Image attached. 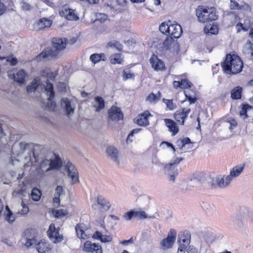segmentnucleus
Segmentation results:
<instances>
[{"mask_svg":"<svg viewBox=\"0 0 253 253\" xmlns=\"http://www.w3.org/2000/svg\"><path fill=\"white\" fill-rule=\"evenodd\" d=\"M96 19L94 22L100 21V23L104 22L108 18L107 15L104 13H97L96 15Z\"/></svg>","mask_w":253,"mask_h":253,"instance_id":"46","label":"nucleus"},{"mask_svg":"<svg viewBox=\"0 0 253 253\" xmlns=\"http://www.w3.org/2000/svg\"><path fill=\"white\" fill-rule=\"evenodd\" d=\"M33 154V157L35 158V162H38V160H37V157L36 156V154H35V153L34 151H33L32 152H30L28 153V156H26L25 158V159L27 161H32V157H31V154Z\"/></svg>","mask_w":253,"mask_h":253,"instance_id":"56","label":"nucleus"},{"mask_svg":"<svg viewBox=\"0 0 253 253\" xmlns=\"http://www.w3.org/2000/svg\"><path fill=\"white\" fill-rule=\"evenodd\" d=\"M5 10L6 6L4 5L3 2H1V0H0V15L2 14Z\"/></svg>","mask_w":253,"mask_h":253,"instance_id":"63","label":"nucleus"},{"mask_svg":"<svg viewBox=\"0 0 253 253\" xmlns=\"http://www.w3.org/2000/svg\"><path fill=\"white\" fill-rule=\"evenodd\" d=\"M6 60L7 62L10 63V64L11 66H15L18 63L17 59L16 57L10 58V57H8L6 58Z\"/></svg>","mask_w":253,"mask_h":253,"instance_id":"54","label":"nucleus"},{"mask_svg":"<svg viewBox=\"0 0 253 253\" xmlns=\"http://www.w3.org/2000/svg\"><path fill=\"white\" fill-rule=\"evenodd\" d=\"M252 107L248 105V104H244L243 105L240 111V115L241 117H242L244 119H245L248 117L247 115V110L249 109H251Z\"/></svg>","mask_w":253,"mask_h":253,"instance_id":"39","label":"nucleus"},{"mask_svg":"<svg viewBox=\"0 0 253 253\" xmlns=\"http://www.w3.org/2000/svg\"><path fill=\"white\" fill-rule=\"evenodd\" d=\"M82 250L87 253H102L103 249L101 245L93 243L90 241H86L83 244Z\"/></svg>","mask_w":253,"mask_h":253,"instance_id":"7","label":"nucleus"},{"mask_svg":"<svg viewBox=\"0 0 253 253\" xmlns=\"http://www.w3.org/2000/svg\"><path fill=\"white\" fill-rule=\"evenodd\" d=\"M107 154L113 161L116 163L118 165L119 164L118 158V151L116 148L113 146H109L106 150Z\"/></svg>","mask_w":253,"mask_h":253,"instance_id":"21","label":"nucleus"},{"mask_svg":"<svg viewBox=\"0 0 253 253\" xmlns=\"http://www.w3.org/2000/svg\"><path fill=\"white\" fill-rule=\"evenodd\" d=\"M105 58L106 57L104 53H94L91 54L89 58L90 61L94 64L98 63L101 60L104 61Z\"/></svg>","mask_w":253,"mask_h":253,"instance_id":"31","label":"nucleus"},{"mask_svg":"<svg viewBox=\"0 0 253 253\" xmlns=\"http://www.w3.org/2000/svg\"><path fill=\"white\" fill-rule=\"evenodd\" d=\"M183 160V158H176L165 166V170L167 174L169 175V181L173 182L175 181V177L178 173V165Z\"/></svg>","mask_w":253,"mask_h":253,"instance_id":"5","label":"nucleus"},{"mask_svg":"<svg viewBox=\"0 0 253 253\" xmlns=\"http://www.w3.org/2000/svg\"><path fill=\"white\" fill-rule=\"evenodd\" d=\"M50 166V159H45L42 161L41 164V168L43 170L45 169L46 171V169Z\"/></svg>","mask_w":253,"mask_h":253,"instance_id":"51","label":"nucleus"},{"mask_svg":"<svg viewBox=\"0 0 253 253\" xmlns=\"http://www.w3.org/2000/svg\"><path fill=\"white\" fill-rule=\"evenodd\" d=\"M165 122L166 123V125L169 128V131L172 133V135L173 136L178 133L179 129L175 122L169 119H166L165 120Z\"/></svg>","mask_w":253,"mask_h":253,"instance_id":"25","label":"nucleus"},{"mask_svg":"<svg viewBox=\"0 0 253 253\" xmlns=\"http://www.w3.org/2000/svg\"><path fill=\"white\" fill-rule=\"evenodd\" d=\"M59 14L69 20H77L79 17L75 13V10L70 8L67 5L63 6L59 10Z\"/></svg>","mask_w":253,"mask_h":253,"instance_id":"10","label":"nucleus"},{"mask_svg":"<svg viewBox=\"0 0 253 253\" xmlns=\"http://www.w3.org/2000/svg\"><path fill=\"white\" fill-rule=\"evenodd\" d=\"M150 63L155 71H164L166 67L163 61L158 58L155 54H153L149 59Z\"/></svg>","mask_w":253,"mask_h":253,"instance_id":"12","label":"nucleus"},{"mask_svg":"<svg viewBox=\"0 0 253 253\" xmlns=\"http://www.w3.org/2000/svg\"><path fill=\"white\" fill-rule=\"evenodd\" d=\"M239 7V4L237 2L231 0V9H238Z\"/></svg>","mask_w":253,"mask_h":253,"instance_id":"64","label":"nucleus"},{"mask_svg":"<svg viewBox=\"0 0 253 253\" xmlns=\"http://www.w3.org/2000/svg\"><path fill=\"white\" fill-rule=\"evenodd\" d=\"M40 82L39 80L34 79L31 83L27 86V91L28 92H33L36 91L39 86Z\"/></svg>","mask_w":253,"mask_h":253,"instance_id":"33","label":"nucleus"},{"mask_svg":"<svg viewBox=\"0 0 253 253\" xmlns=\"http://www.w3.org/2000/svg\"><path fill=\"white\" fill-rule=\"evenodd\" d=\"M174 43L173 38L168 37L163 43V47L165 48L166 50L169 49L172 44Z\"/></svg>","mask_w":253,"mask_h":253,"instance_id":"40","label":"nucleus"},{"mask_svg":"<svg viewBox=\"0 0 253 253\" xmlns=\"http://www.w3.org/2000/svg\"><path fill=\"white\" fill-rule=\"evenodd\" d=\"M42 193L40 190H39L37 188H34L32 189L31 196L32 199L36 202L39 201L41 197Z\"/></svg>","mask_w":253,"mask_h":253,"instance_id":"36","label":"nucleus"},{"mask_svg":"<svg viewBox=\"0 0 253 253\" xmlns=\"http://www.w3.org/2000/svg\"><path fill=\"white\" fill-rule=\"evenodd\" d=\"M191 112L190 109L185 110V108L177 110L174 113V119L179 123L180 125H183L185 119Z\"/></svg>","mask_w":253,"mask_h":253,"instance_id":"15","label":"nucleus"},{"mask_svg":"<svg viewBox=\"0 0 253 253\" xmlns=\"http://www.w3.org/2000/svg\"><path fill=\"white\" fill-rule=\"evenodd\" d=\"M135 217H137L139 219H143L145 218H154L155 216H147V214L144 211H138L134 210Z\"/></svg>","mask_w":253,"mask_h":253,"instance_id":"37","label":"nucleus"},{"mask_svg":"<svg viewBox=\"0 0 253 253\" xmlns=\"http://www.w3.org/2000/svg\"><path fill=\"white\" fill-rule=\"evenodd\" d=\"M54 99H50V96H48V102L46 104V107L50 110H53L56 107V103L53 101Z\"/></svg>","mask_w":253,"mask_h":253,"instance_id":"48","label":"nucleus"},{"mask_svg":"<svg viewBox=\"0 0 253 253\" xmlns=\"http://www.w3.org/2000/svg\"><path fill=\"white\" fill-rule=\"evenodd\" d=\"M209 26H206L205 28V31L207 32V30H208V32L210 33L211 34H215L217 33L218 30L216 27L211 26L210 29H209Z\"/></svg>","mask_w":253,"mask_h":253,"instance_id":"53","label":"nucleus"},{"mask_svg":"<svg viewBox=\"0 0 253 253\" xmlns=\"http://www.w3.org/2000/svg\"><path fill=\"white\" fill-rule=\"evenodd\" d=\"M226 122L230 124L229 129L232 131L237 127V123L236 121L232 118H228L226 120Z\"/></svg>","mask_w":253,"mask_h":253,"instance_id":"43","label":"nucleus"},{"mask_svg":"<svg viewBox=\"0 0 253 253\" xmlns=\"http://www.w3.org/2000/svg\"><path fill=\"white\" fill-rule=\"evenodd\" d=\"M114 58L111 59V62L112 64H122L123 59L121 58V54H116L114 55Z\"/></svg>","mask_w":253,"mask_h":253,"instance_id":"45","label":"nucleus"},{"mask_svg":"<svg viewBox=\"0 0 253 253\" xmlns=\"http://www.w3.org/2000/svg\"><path fill=\"white\" fill-rule=\"evenodd\" d=\"M21 206L22 207V209L18 211V213L22 215L27 214L29 211L28 207L24 203L23 201L21 203Z\"/></svg>","mask_w":253,"mask_h":253,"instance_id":"50","label":"nucleus"},{"mask_svg":"<svg viewBox=\"0 0 253 253\" xmlns=\"http://www.w3.org/2000/svg\"><path fill=\"white\" fill-rule=\"evenodd\" d=\"M161 98V93L158 92V94H155L153 93H151L147 97V100L151 102H156Z\"/></svg>","mask_w":253,"mask_h":253,"instance_id":"41","label":"nucleus"},{"mask_svg":"<svg viewBox=\"0 0 253 253\" xmlns=\"http://www.w3.org/2000/svg\"><path fill=\"white\" fill-rule=\"evenodd\" d=\"M180 143L181 144V148L180 149L182 150L183 148L185 146L186 144L191 143V140L188 137H185L182 139L179 140L177 141L176 143Z\"/></svg>","mask_w":253,"mask_h":253,"instance_id":"49","label":"nucleus"},{"mask_svg":"<svg viewBox=\"0 0 253 253\" xmlns=\"http://www.w3.org/2000/svg\"><path fill=\"white\" fill-rule=\"evenodd\" d=\"M244 164L238 165L234 167L231 169L230 174L228 175V176L230 177L231 180L233 177L238 176L242 172L244 169Z\"/></svg>","mask_w":253,"mask_h":253,"instance_id":"26","label":"nucleus"},{"mask_svg":"<svg viewBox=\"0 0 253 253\" xmlns=\"http://www.w3.org/2000/svg\"><path fill=\"white\" fill-rule=\"evenodd\" d=\"M186 99H187L189 101L190 104H191L196 102V101H197V97L196 95H193L186 98Z\"/></svg>","mask_w":253,"mask_h":253,"instance_id":"62","label":"nucleus"},{"mask_svg":"<svg viewBox=\"0 0 253 253\" xmlns=\"http://www.w3.org/2000/svg\"><path fill=\"white\" fill-rule=\"evenodd\" d=\"M109 117L112 121H119L123 119V114L118 107L113 106L109 110Z\"/></svg>","mask_w":253,"mask_h":253,"instance_id":"16","label":"nucleus"},{"mask_svg":"<svg viewBox=\"0 0 253 253\" xmlns=\"http://www.w3.org/2000/svg\"><path fill=\"white\" fill-rule=\"evenodd\" d=\"M58 88L59 91L65 92L66 89V84L65 83L60 82L58 84Z\"/></svg>","mask_w":253,"mask_h":253,"instance_id":"57","label":"nucleus"},{"mask_svg":"<svg viewBox=\"0 0 253 253\" xmlns=\"http://www.w3.org/2000/svg\"><path fill=\"white\" fill-rule=\"evenodd\" d=\"M97 203L99 205V209L102 211H108L111 207L110 202L101 195L98 196Z\"/></svg>","mask_w":253,"mask_h":253,"instance_id":"19","label":"nucleus"},{"mask_svg":"<svg viewBox=\"0 0 253 253\" xmlns=\"http://www.w3.org/2000/svg\"><path fill=\"white\" fill-rule=\"evenodd\" d=\"M163 101L165 102L167 107L170 110H173L176 107V105L173 103L172 100L163 99Z\"/></svg>","mask_w":253,"mask_h":253,"instance_id":"47","label":"nucleus"},{"mask_svg":"<svg viewBox=\"0 0 253 253\" xmlns=\"http://www.w3.org/2000/svg\"><path fill=\"white\" fill-rule=\"evenodd\" d=\"M52 21L45 18L41 19L37 23L39 29H44L51 26Z\"/></svg>","mask_w":253,"mask_h":253,"instance_id":"32","label":"nucleus"},{"mask_svg":"<svg viewBox=\"0 0 253 253\" xmlns=\"http://www.w3.org/2000/svg\"><path fill=\"white\" fill-rule=\"evenodd\" d=\"M196 16L199 22H209L216 20L218 18L215 8L211 7L207 8L203 6H199L196 10Z\"/></svg>","mask_w":253,"mask_h":253,"instance_id":"4","label":"nucleus"},{"mask_svg":"<svg viewBox=\"0 0 253 253\" xmlns=\"http://www.w3.org/2000/svg\"><path fill=\"white\" fill-rule=\"evenodd\" d=\"M186 251L188 253H198V250L193 246H189L188 248H186Z\"/></svg>","mask_w":253,"mask_h":253,"instance_id":"59","label":"nucleus"},{"mask_svg":"<svg viewBox=\"0 0 253 253\" xmlns=\"http://www.w3.org/2000/svg\"><path fill=\"white\" fill-rule=\"evenodd\" d=\"M242 90V87L239 86L234 87L231 91V97L234 100L241 99Z\"/></svg>","mask_w":253,"mask_h":253,"instance_id":"30","label":"nucleus"},{"mask_svg":"<svg viewBox=\"0 0 253 253\" xmlns=\"http://www.w3.org/2000/svg\"><path fill=\"white\" fill-rule=\"evenodd\" d=\"M151 115L148 111H145L143 113L138 115L134 119L136 124L140 126H148L149 125L148 117Z\"/></svg>","mask_w":253,"mask_h":253,"instance_id":"14","label":"nucleus"},{"mask_svg":"<svg viewBox=\"0 0 253 253\" xmlns=\"http://www.w3.org/2000/svg\"><path fill=\"white\" fill-rule=\"evenodd\" d=\"M45 91L48 96H50V99H54L55 93L53 90V84L49 83L47 82L46 84L45 87Z\"/></svg>","mask_w":253,"mask_h":253,"instance_id":"34","label":"nucleus"},{"mask_svg":"<svg viewBox=\"0 0 253 253\" xmlns=\"http://www.w3.org/2000/svg\"><path fill=\"white\" fill-rule=\"evenodd\" d=\"M5 209L6 213H5V220L9 223H12L15 220V216L7 206Z\"/></svg>","mask_w":253,"mask_h":253,"instance_id":"35","label":"nucleus"},{"mask_svg":"<svg viewBox=\"0 0 253 253\" xmlns=\"http://www.w3.org/2000/svg\"><path fill=\"white\" fill-rule=\"evenodd\" d=\"M68 176L72 179V184H74L79 181V174L76 167L70 162H68L66 165Z\"/></svg>","mask_w":253,"mask_h":253,"instance_id":"11","label":"nucleus"},{"mask_svg":"<svg viewBox=\"0 0 253 253\" xmlns=\"http://www.w3.org/2000/svg\"><path fill=\"white\" fill-rule=\"evenodd\" d=\"M94 239L100 241L102 243H109L112 240V237L110 235H103L101 232L98 231H95L92 235Z\"/></svg>","mask_w":253,"mask_h":253,"instance_id":"23","label":"nucleus"},{"mask_svg":"<svg viewBox=\"0 0 253 253\" xmlns=\"http://www.w3.org/2000/svg\"><path fill=\"white\" fill-rule=\"evenodd\" d=\"M191 235L188 231L180 232L178 235V242L179 246L177 253H184L190 242Z\"/></svg>","mask_w":253,"mask_h":253,"instance_id":"6","label":"nucleus"},{"mask_svg":"<svg viewBox=\"0 0 253 253\" xmlns=\"http://www.w3.org/2000/svg\"><path fill=\"white\" fill-rule=\"evenodd\" d=\"M221 67L225 73L233 75L238 74L242 71L244 64L239 56L229 53L226 55L225 60L221 63Z\"/></svg>","mask_w":253,"mask_h":253,"instance_id":"2","label":"nucleus"},{"mask_svg":"<svg viewBox=\"0 0 253 253\" xmlns=\"http://www.w3.org/2000/svg\"><path fill=\"white\" fill-rule=\"evenodd\" d=\"M75 230L78 238L84 239V228L80 224H77Z\"/></svg>","mask_w":253,"mask_h":253,"instance_id":"42","label":"nucleus"},{"mask_svg":"<svg viewBox=\"0 0 253 253\" xmlns=\"http://www.w3.org/2000/svg\"><path fill=\"white\" fill-rule=\"evenodd\" d=\"M192 84L188 80L183 79L181 81H174L173 82V85L175 88L178 87L181 88H185L187 87H190Z\"/></svg>","mask_w":253,"mask_h":253,"instance_id":"28","label":"nucleus"},{"mask_svg":"<svg viewBox=\"0 0 253 253\" xmlns=\"http://www.w3.org/2000/svg\"><path fill=\"white\" fill-rule=\"evenodd\" d=\"M236 28L237 29L238 33L240 32L241 30H243L244 31H247V28H246L245 27H244L243 25L240 22L238 23L236 25Z\"/></svg>","mask_w":253,"mask_h":253,"instance_id":"60","label":"nucleus"},{"mask_svg":"<svg viewBox=\"0 0 253 253\" xmlns=\"http://www.w3.org/2000/svg\"><path fill=\"white\" fill-rule=\"evenodd\" d=\"M122 76L124 81L128 79H134L135 77L134 74L129 69H126L123 71Z\"/></svg>","mask_w":253,"mask_h":253,"instance_id":"38","label":"nucleus"},{"mask_svg":"<svg viewBox=\"0 0 253 253\" xmlns=\"http://www.w3.org/2000/svg\"><path fill=\"white\" fill-rule=\"evenodd\" d=\"M159 30L162 33L173 39L179 38L182 33L181 26L169 20L162 23L159 26Z\"/></svg>","mask_w":253,"mask_h":253,"instance_id":"3","label":"nucleus"},{"mask_svg":"<svg viewBox=\"0 0 253 253\" xmlns=\"http://www.w3.org/2000/svg\"><path fill=\"white\" fill-rule=\"evenodd\" d=\"M66 214V211L63 210H57L56 211L55 216L56 217H59L65 216Z\"/></svg>","mask_w":253,"mask_h":253,"instance_id":"61","label":"nucleus"},{"mask_svg":"<svg viewBox=\"0 0 253 253\" xmlns=\"http://www.w3.org/2000/svg\"><path fill=\"white\" fill-rule=\"evenodd\" d=\"M123 217L126 220H130L135 217L134 210H131L130 211L125 212L123 215Z\"/></svg>","mask_w":253,"mask_h":253,"instance_id":"44","label":"nucleus"},{"mask_svg":"<svg viewBox=\"0 0 253 253\" xmlns=\"http://www.w3.org/2000/svg\"><path fill=\"white\" fill-rule=\"evenodd\" d=\"M36 248L39 253H47L50 250L48 243L45 241H41L38 243Z\"/></svg>","mask_w":253,"mask_h":253,"instance_id":"29","label":"nucleus"},{"mask_svg":"<svg viewBox=\"0 0 253 253\" xmlns=\"http://www.w3.org/2000/svg\"><path fill=\"white\" fill-rule=\"evenodd\" d=\"M186 98L193 95H196L195 92L190 89H188L184 91Z\"/></svg>","mask_w":253,"mask_h":253,"instance_id":"58","label":"nucleus"},{"mask_svg":"<svg viewBox=\"0 0 253 253\" xmlns=\"http://www.w3.org/2000/svg\"><path fill=\"white\" fill-rule=\"evenodd\" d=\"M9 76L12 78L14 81L19 84H23L25 81L26 73L24 70L21 69L17 71L16 73L9 75Z\"/></svg>","mask_w":253,"mask_h":253,"instance_id":"17","label":"nucleus"},{"mask_svg":"<svg viewBox=\"0 0 253 253\" xmlns=\"http://www.w3.org/2000/svg\"><path fill=\"white\" fill-rule=\"evenodd\" d=\"M53 155L55 157V159H50V166L46 169V171L59 169L62 166V162L60 157L58 155H56L55 153Z\"/></svg>","mask_w":253,"mask_h":253,"instance_id":"18","label":"nucleus"},{"mask_svg":"<svg viewBox=\"0 0 253 253\" xmlns=\"http://www.w3.org/2000/svg\"><path fill=\"white\" fill-rule=\"evenodd\" d=\"M233 222L234 225L237 228H241L244 225V215L240 212L238 213L233 218Z\"/></svg>","mask_w":253,"mask_h":253,"instance_id":"27","label":"nucleus"},{"mask_svg":"<svg viewBox=\"0 0 253 253\" xmlns=\"http://www.w3.org/2000/svg\"><path fill=\"white\" fill-rule=\"evenodd\" d=\"M92 105L93 107L95 109L96 112H99L105 107V101L102 97L97 96L95 97Z\"/></svg>","mask_w":253,"mask_h":253,"instance_id":"24","label":"nucleus"},{"mask_svg":"<svg viewBox=\"0 0 253 253\" xmlns=\"http://www.w3.org/2000/svg\"><path fill=\"white\" fill-rule=\"evenodd\" d=\"M176 232L173 229H171L168 233V237L163 239L161 243L163 249L167 250L172 247L176 238Z\"/></svg>","mask_w":253,"mask_h":253,"instance_id":"9","label":"nucleus"},{"mask_svg":"<svg viewBox=\"0 0 253 253\" xmlns=\"http://www.w3.org/2000/svg\"><path fill=\"white\" fill-rule=\"evenodd\" d=\"M24 238L26 241L25 245L27 248H29L33 245H36L37 240L35 235V231L34 230L27 229L24 233Z\"/></svg>","mask_w":253,"mask_h":253,"instance_id":"13","label":"nucleus"},{"mask_svg":"<svg viewBox=\"0 0 253 253\" xmlns=\"http://www.w3.org/2000/svg\"><path fill=\"white\" fill-rule=\"evenodd\" d=\"M61 106L65 110L67 115L74 113V108L72 107L71 101L68 98H63L61 100Z\"/></svg>","mask_w":253,"mask_h":253,"instance_id":"22","label":"nucleus"},{"mask_svg":"<svg viewBox=\"0 0 253 253\" xmlns=\"http://www.w3.org/2000/svg\"><path fill=\"white\" fill-rule=\"evenodd\" d=\"M64 195H65V192L63 189V187L61 186H57L55 189V193L54 195L60 197L61 196Z\"/></svg>","mask_w":253,"mask_h":253,"instance_id":"52","label":"nucleus"},{"mask_svg":"<svg viewBox=\"0 0 253 253\" xmlns=\"http://www.w3.org/2000/svg\"><path fill=\"white\" fill-rule=\"evenodd\" d=\"M215 181L219 187L223 188L228 186L230 183L231 180L230 176L224 175L223 177H216Z\"/></svg>","mask_w":253,"mask_h":253,"instance_id":"20","label":"nucleus"},{"mask_svg":"<svg viewBox=\"0 0 253 253\" xmlns=\"http://www.w3.org/2000/svg\"><path fill=\"white\" fill-rule=\"evenodd\" d=\"M67 41V38L62 39L58 37L52 38V47L45 48L36 57L37 60L40 61L46 58L56 57L60 52L65 48Z\"/></svg>","mask_w":253,"mask_h":253,"instance_id":"1","label":"nucleus"},{"mask_svg":"<svg viewBox=\"0 0 253 253\" xmlns=\"http://www.w3.org/2000/svg\"><path fill=\"white\" fill-rule=\"evenodd\" d=\"M21 7L24 10H30L32 9V6L25 1H22L21 2Z\"/></svg>","mask_w":253,"mask_h":253,"instance_id":"55","label":"nucleus"},{"mask_svg":"<svg viewBox=\"0 0 253 253\" xmlns=\"http://www.w3.org/2000/svg\"><path fill=\"white\" fill-rule=\"evenodd\" d=\"M47 234L50 239L54 243H60L63 240V235L59 233V231L56 229L54 224L53 223L50 225Z\"/></svg>","mask_w":253,"mask_h":253,"instance_id":"8","label":"nucleus"}]
</instances>
